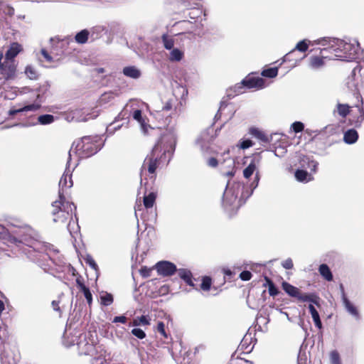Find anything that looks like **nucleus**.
<instances>
[{
    "label": "nucleus",
    "mask_w": 364,
    "mask_h": 364,
    "mask_svg": "<svg viewBox=\"0 0 364 364\" xmlns=\"http://www.w3.org/2000/svg\"><path fill=\"white\" fill-rule=\"evenodd\" d=\"M177 134L175 127H171L162 132L160 138L152 149L150 154L147 155L141 168V186L143 183V176L146 171L154 178L157 166L161 163H168L174 152Z\"/></svg>",
    "instance_id": "obj_1"
},
{
    "label": "nucleus",
    "mask_w": 364,
    "mask_h": 364,
    "mask_svg": "<svg viewBox=\"0 0 364 364\" xmlns=\"http://www.w3.org/2000/svg\"><path fill=\"white\" fill-rule=\"evenodd\" d=\"M314 43L323 46H329V51L334 53V58L341 60L350 61L356 59L360 50L356 40L346 42L343 40L323 38L315 41Z\"/></svg>",
    "instance_id": "obj_2"
},
{
    "label": "nucleus",
    "mask_w": 364,
    "mask_h": 364,
    "mask_svg": "<svg viewBox=\"0 0 364 364\" xmlns=\"http://www.w3.org/2000/svg\"><path fill=\"white\" fill-rule=\"evenodd\" d=\"M100 149L101 146L97 144V141L93 140L90 136H84L73 144L69 151L68 159L71 161L73 154L77 155L79 159L88 158L96 154Z\"/></svg>",
    "instance_id": "obj_3"
},
{
    "label": "nucleus",
    "mask_w": 364,
    "mask_h": 364,
    "mask_svg": "<svg viewBox=\"0 0 364 364\" xmlns=\"http://www.w3.org/2000/svg\"><path fill=\"white\" fill-rule=\"evenodd\" d=\"M22 252L31 260L41 263V260L49 259L53 263L60 266L61 261L53 259L48 253H45L46 246L39 241L32 240L28 244H23L21 247Z\"/></svg>",
    "instance_id": "obj_4"
},
{
    "label": "nucleus",
    "mask_w": 364,
    "mask_h": 364,
    "mask_svg": "<svg viewBox=\"0 0 364 364\" xmlns=\"http://www.w3.org/2000/svg\"><path fill=\"white\" fill-rule=\"evenodd\" d=\"M76 210L73 203L67 201L65 198H59L52 203L51 213L54 223L64 224L67 220L72 219Z\"/></svg>",
    "instance_id": "obj_5"
},
{
    "label": "nucleus",
    "mask_w": 364,
    "mask_h": 364,
    "mask_svg": "<svg viewBox=\"0 0 364 364\" xmlns=\"http://www.w3.org/2000/svg\"><path fill=\"white\" fill-rule=\"evenodd\" d=\"M51 49L49 53L46 49L41 50V54L47 63H53L59 60V56L63 54L64 47L69 43L68 39H59L58 38H51Z\"/></svg>",
    "instance_id": "obj_6"
},
{
    "label": "nucleus",
    "mask_w": 364,
    "mask_h": 364,
    "mask_svg": "<svg viewBox=\"0 0 364 364\" xmlns=\"http://www.w3.org/2000/svg\"><path fill=\"white\" fill-rule=\"evenodd\" d=\"M80 341L76 343L80 355H93L96 352L97 338L92 333L82 334Z\"/></svg>",
    "instance_id": "obj_7"
},
{
    "label": "nucleus",
    "mask_w": 364,
    "mask_h": 364,
    "mask_svg": "<svg viewBox=\"0 0 364 364\" xmlns=\"http://www.w3.org/2000/svg\"><path fill=\"white\" fill-rule=\"evenodd\" d=\"M364 84V64L358 65L353 68L351 75L348 77V87L355 92L358 96L360 95V91Z\"/></svg>",
    "instance_id": "obj_8"
},
{
    "label": "nucleus",
    "mask_w": 364,
    "mask_h": 364,
    "mask_svg": "<svg viewBox=\"0 0 364 364\" xmlns=\"http://www.w3.org/2000/svg\"><path fill=\"white\" fill-rule=\"evenodd\" d=\"M260 163L259 157H254L248 166L243 170V176L245 178H250L254 173H255L253 181L250 184V188L251 189L248 196H251L253 191L258 186L259 181L260 179L259 173L258 171V166Z\"/></svg>",
    "instance_id": "obj_9"
},
{
    "label": "nucleus",
    "mask_w": 364,
    "mask_h": 364,
    "mask_svg": "<svg viewBox=\"0 0 364 364\" xmlns=\"http://www.w3.org/2000/svg\"><path fill=\"white\" fill-rule=\"evenodd\" d=\"M75 166L76 165H75L73 167H70V160H68L65 170L59 182V198H65L64 196V193L65 192L66 189L73 186L72 172Z\"/></svg>",
    "instance_id": "obj_10"
},
{
    "label": "nucleus",
    "mask_w": 364,
    "mask_h": 364,
    "mask_svg": "<svg viewBox=\"0 0 364 364\" xmlns=\"http://www.w3.org/2000/svg\"><path fill=\"white\" fill-rule=\"evenodd\" d=\"M181 105V103L178 102L175 97L170 98L166 102L164 103L161 109L156 110L157 117H160L161 112H166L168 114V117L176 116L180 113V110H178V106Z\"/></svg>",
    "instance_id": "obj_11"
},
{
    "label": "nucleus",
    "mask_w": 364,
    "mask_h": 364,
    "mask_svg": "<svg viewBox=\"0 0 364 364\" xmlns=\"http://www.w3.org/2000/svg\"><path fill=\"white\" fill-rule=\"evenodd\" d=\"M156 269L159 274L165 277L173 275L177 271L176 265L168 261L157 262Z\"/></svg>",
    "instance_id": "obj_12"
},
{
    "label": "nucleus",
    "mask_w": 364,
    "mask_h": 364,
    "mask_svg": "<svg viewBox=\"0 0 364 364\" xmlns=\"http://www.w3.org/2000/svg\"><path fill=\"white\" fill-rule=\"evenodd\" d=\"M329 51V46L327 48H324L321 50V56H312L310 58V67L312 69H319L324 65V59L329 58L333 59V56H328L326 55V53Z\"/></svg>",
    "instance_id": "obj_13"
},
{
    "label": "nucleus",
    "mask_w": 364,
    "mask_h": 364,
    "mask_svg": "<svg viewBox=\"0 0 364 364\" xmlns=\"http://www.w3.org/2000/svg\"><path fill=\"white\" fill-rule=\"evenodd\" d=\"M247 88L262 89L265 86L264 80L259 77L247 76L241 82Z\"/></svg>",
    "instance_id": "obj_14"
},
{
    "label": "nucleus",
    "mask_w": 364,
    "mask_h": 364,
    "mask_svg": "<svg viewBox=\"0 0 364 364\" xmlns=\"http://www.w3.org/2000/svg\"><path fill=\"white\" fill-rule=\"evenodd\" d=\"M80 336L81 333L80 331L75 330L71 331L70 328L68 329L66 328L63 339V345L66 347L75 345V342H77V340L80 338Z\"/></svg>",
    "instance_id": "obj_15"
},
{
    "label": "nucleus",
    "mask_w": 364,
    "mask_h": 364,
    "mask_svg": "<svg viewBox=\"0 0 364 364\" xmlns=\"http://www.w3.org/2000/svg\"><path fill=\"white\" fill-rule=\"evenodd\" d=\"M70 114L72 116V120L76 122H86L96 117V115L89 113L85 109H75L72 110Z\"/></svg>",
    "instance_id": "obj_16"
},
{
    "label": "nucleus",
    "mask_w": 364,
    "mask_h": 364,
    "mask_svg": "<svg viewBox=\"0 0 364 364\" xmlns=\"http://www.w3.org/2000/svg\"><path fill=\"white\" fill-rule=\"evenodd\" d=\"M1 73L6 80L12 78L16 73V67L12 61L6 60L1 65Z\"/></svg>",
    "instance_id": "obj_17"
},
{
    "label": "nucleus",
    "mask_w": 364,
    "mask_h": 364,
    "mask_svg": "<svg viewBox=\"0 0 364 364\" xmlns=\"http://www.w3.org/2000/svg\"><path fill=\"white\" fill-rule=\"evenodd\" d=\"M340 287H341V292H342L343 303V305H344L346 309L353 316H354L356 318H359V313H358V309L352 303H350V301L346 296V294L344 292V289H343V287L342 284L341 285Z\"/></svg>",
    "instance_id": "obj_18"
},
{
    "label": "nucleus",
    "mask_w": 364,
    "mask_h": 364,
    "mask_svg": "<svg viewBox=\"0 0 364 364\" xmlns=\"http://www.w3.org/2000/svg\"><path fill=\"white\" fill-rule=\"evenodd\" d=\"M238 192V191H232L230 188V183H228L223 195V203L230 205L233 204L237 198Z\"/></svg>",
    "instance_id": "obj_19"
},
{
    "label": "nucleus",
    "mask_w": 364,
    "mask_h": 364,
    "mask_svg": "<svg viewBox=\"0 0 364 364\" xmlns=\"http://www.w3.org/2000/svg\"><path fill=\"white\" fill-rule=\"evenodd\" d=\"M21 50V44L16 42L12 43L5 54L6 60L11 61Z\"/></svg>",
    "instance_id": "obj_20"
},
{
    "label": "nucleus",
    "mask_w": 364,
    "mask_h": 364,
    "mask_svg": "<svg viewBox=\"0 0 364 364\" xmlns=\"http://www.w3.org/2000/svg\"><path fill=\"white\" fill-rule=\"evenodd\" d=\"M296 299L302 302H311V304H314L316 306H319V300L320 298L314 293L311 294H302L301 291H299V295L297 296Z\"/></svg>",
    "instance_id": "obj_21"
},
{
    "label": "nucleus",
    "mask_w": 364,
    "mask_h": 364,
    "mask_svg": "<svg viewBox=\"0 0 364 364\" xmlns=\"http://www.w3.org/2000/svg\"><path fill=\"white\" fill-rule=\"evenodd\" d=\"M178 4L179 6L187 10L202 9V4L197 0H180Z\"/></svg>",
    "instance_id": "obj_22"
},
{
    "label": "nucleus",
    "mask_w": 364,
    "mask_h": 364,
    "mask_svg": "<svg viewBox=\"0 0 364 364\" xmlns=\"http://www.w3.org/2000/svg\"><path fill=\"white\" fill-rule=\"evenodd\" d=\"M122 73L125 76L133 79L139 78L141 74L140 70L135 66L125 67L124 68Z\"/></svg>",
    "instance_id": "obj_23"
},
{
    "label": "nucleus",
    "mask_w": 364,
    "mask_h": 364,
    "mask_svg": "<svg viewBox=\"0 0 364 364\" xmlns=\"http://www.w3.org/2000/svg\"><path fill=\"white\" fill-rule=\"evenodd\" d=\"M358 134L353 129H348L344 133L343 141L348 144H352L357 141Z\"/></svg>",
    "instance_id": "obj_24"
},
{
    "label": "nucleus",
    "mask_w": 364,
    "mask_h": 364,
    "mask_svg": "<svg viewBox=\"0 0 364 364\" xmlns=\"http://www.w3.org/2000/svg\"><path fill=\"white\" fill-rule=\"evenodd\" d=\"M184 57V51L182 49L174 48L170 50L168 60L171 62H180Z\"/></svg>",
    "instance_id": "obj_25"
},
{
    "label": "nucleus",
    "mask_w": 364,
    "mask_h": 364,
    "mask_svg": "<svg viewBox=\"0 0 364 364\" xmlns=\"http://www.w3.org/2000/svg\"><path fill=\"white\" fill-rule=\"evenodd\" d=\"M68 230L71 237L75 239L80 232V227L78 225L77 218L74 220L72 218V219L69 220Z\"/></svg>",
    "instance_id": "obj_26"
},
{
    "label": "nucleus",
    "mask_w": 364,
    "mask_h": 364,
    "mask_svg": "<svg viewBox=\"0 0 364 364\" xmlns=\"http://www.w3.org/2000/svg\"><path fill=\"white\" fill-rule=\"evenodd\" d=\"M39 105L36 104H31L26 106H24L23 107L19 108V109H11L9 111V114L10 116H14L17 113H21L23 112H33L38 109Z\"/></svg>",
    "instance_id": "obj_27"
},
{
    "label": "nucleus",
    "mask_w": 364,
    "mask_h": 364,
    "mask_svg": "<svg viewBox=\"0 0 364 364\" xmlns=\"http://www.w3.org/2000/svg\"><path fill=\"white\" fill-rule=\"evenodd\" d=\"M309 310L310 311V314L311 315V317L313 318V321L314 322L315 326L318 328L321 329L322 328V323L320 319V316L318 314V312L314 306L313 304H310L308 306Z\"/></svg>",
    "instance_id": "obj_28"
},
{
    "label": "nucleus",
    "mask_w": 364,
    "mask_h": 364,
    "mask_svg": "<svg viewBox=\"0 0 364 364\" xmlns=\"http://www.w3.org/2000/svg\"><path fill=\"white\" fill-rule=\"evenodd\" d=\"M282 289L289 296L295 298L297 297L300 291L297 287L289 284L287 282H282Z\"/></svg>",
    "instance_id": "obj_29"
},
{
    "label": "nucleus",
    "mask_w": 364,
    "mask_h": 364,
    "mask_svg": "<svg viewBox=\"0 0 364 364\" xmlns=\"http://www.w3.org/2000/svg\"><path fill=\"white\" fill-rule=\"evenodd\" d=\"M179 277L186 282L189 286L193 287V282L192 280V274L190 270L186 269H179L178 270Z\"/></svg>",
    "instance_id": "obj_30"
},
{
    "label": "nucleus",
    "mask_w": 364,
    "mask_h": 364,
    "mask_svg": "<svg viewBox=\"0 0 364 364\" xmlns=\"http://www.w3.org/2000/svg\"><path fill=\"white\" fill-rule=\"evenodd\" d=\"M310 43V41L304 39L301 41H299L296 45L294 50H292L290 53H289L287 55L284 56V61L288 60L289 55L293 53L295 50H297L300 52H305L308 50L309 48V43Z\"/></svg>",
    "instance_id": "obj_31"
},
{
    "label": "nucleus",
    "mask_w": 364,
    "mask_h": 364,
    "mask_svg": "<svg viewBox=\"0 0 364 364\" xmlns=\"http://www.w3.org/2000/svg\"><path fill=\"white\" fill-rule=\"evenodd\" d=\"M161 42L165 49L171 50L174 48V39L168 34H163L161 36Z\"/></svg>",
    "instance_id": "obj_32"
},
{
    "label": "nucleus",
    "mask_w": 364,
    "mask_h": 364,
    "mask_svg": "<svg viewBox=\"0 0 364 364\" xmlns=\"http://www.w3.org/2000/svg\"><path fill=\"white\" fill-rule=\"evenodd\" d=\"M295 177L300 182H308L312 180V176L306 171L298 169L295 172Z\"/></svg>",
    "instance_id": "obj_33"
},
{
    "label": "nucleus",
    "mask_w": 364,
    "mask_h": 364,
    "mask_svg": "<svg viewBox=\"0 0 364 364\" xmlns=\"http://www.w3.org/2000/svg\"><path fill=\"white\" fill-rule=\"evenodd\" d=\"M318 271L320 274L327 281L330 282L333 279V274L329 267L326 264L319 266Z\"/></svg>",
    "instance_id": "obj_34"
},
{
    "label": "nucleus",
    "mask_w": 364,
    "mask_h": 364,
    "mask_svg": "<svg viewBox=\"0 0 364 364\" xmlns=\"http://www.w3.org/2000/svg\"><path fill=\"white\" fill-rule=\"evenodd\" d=\"M156 198V193L155 192H151L148 195L144 196V205L146 208H152L155 203Z\"/></svg>",
    "instance_id": "obj_35"
},
{
    "label": "nucleus",
    "mask_w": 364,
    "mask_h": 364,
    "mask_svg": "<svg viewBox=\"0 0 364 364\" xmlns=\"http://www.w3.org/2000/svg\"><path fill=\"white\" fill-rule=\"evenodd\" d=\"M249 133L254 136L255 137L257 138L258 139L267 142L268 141V138L267 135L261 130H259L257 128L252 127L249 130Z\"/></svg>",
    "instance_id": "obj_36"
},
{
    "label": "nucleus",
    "mask_w": 364,
    "mask_h": 364,
    "mask_svg": "<svg viewBox=\"0 0 364 364\" xmlns=\"http://www.w3.org/2000/svg\"><path fill=\"white\" fill-rule=\"evenodd\" d=\"M89 34L90 32L87 30H82L75 35V39L78 43H85L87 41Z\"/></svg>",
    "instance_id": "obj_37"
},
{
    "label": "nucleus",
    "mask_w": 364,
    "mask_h": 364,
    "mask_svg": "<svg viewBox=\"0 0 364 364\" xmlns=\"http://www.w3.org/2000/svg\"><path fill=\"white\" fill-rule=\"evenodd\" d=\"M133 118L136 120L141 125L144 132H146V123L141 116V111L139 109H134L132 113Z\"/></svg>",
    "instance_id": "obj_38"
},
{
    "label": "nucleus",
    "mask_w": 364,
    "mask_h": 364,
    "mask_svg": "<svg viewBox=\"0 0 364 364\" xmlns=\"http://www.w3.org/2000/svg\"><path fill=\"white\" fill-rule=\"evenodd\" d=\"M350 107L347 104H340L337 105V111L340 116L342 117H346L350 112Z\"/></svg>",
    "instance_id": "obj_39"
},
{
    "label": "nucleus",
    "mask_w": 364,
    "mask_h": 364,
    "mask_svg": "<svg viewBox=\"0 0 364 364\" xmlns=\"http://www.w3.org/2000/svg\"><path fill=\"white\" fill-rule=\"evenodd\" d=\"M101 304L104 306H109L113 302V296L111 294L102 292L100 294Z\"/></svg>",
    "instance_id": "obj_40"
},
{
    "label": "nucleus",
    "mask_w": 364,
    "mask_h": 364,
    "mask_svg": "<svg viewBox=\"0 0 364 364\" xmlns=\"http://www.w3.org/2000/svg\"><path fill=\"white\" fill-rule=\"evenodd\" d=\"M212 139H209L208 134L207 132H203L200 135V136L197 139V144H199L201 147V149H204L205 146V143H210Z\"/></svg>",
    "instance_id": "obj_41"
},
{
    "label": "nucleus",
    "mask_w": 364,
    "mask_h": 364,
    "mask_svg": "<svg viewBox=\"0 0 364 364\" xmlns=\"http://www.w3.org/2000/svg\"><path fill=\"white\" fill-rule=\"evenodd\" d=\"M38 121L41 124H49L53 122L54 117L51 114L41 115L38 117Z\"/></svg>",
    "instance_id": "obj_42"
},
{
    "label": "nucleus",
    "mask_w": 364,
    "mask_h": 364,
    "mask_svg": "<svg viewBox=\"0 0 364 364\" xmlns=\"http://www.w3.org/2000/svg\"><path fill=\"white\" fill-rule=\"evenodd\" d=\"M278 74V68H270L266 70H264L262 72V75L266 77H274Z\"/></svg>",
    "instance_id": "obj_43"
},
{
    "label": "nucleus",
    "mask_w": 364,
    "mask_h": 364,
    "mask_svg": "<svg viewBox=\"0 0 364 364\" xmlns=\"http://www.w3.org/2000/svg\"><path fill=\"white\" fill-rule=\"evenodd\" d=\"M105 31H106V28L104 26H96L91 29V36L97 38Z\"/></svg>",
    "instance_id": "obj_44"
},
{
    "label": "nucleus",
    "mask_w": 364,
    "mask_h": 364,
    "mask_svg": "<svg viewBox=\"0 0 364 364\" xmlns=\"http://www.w3.org/2000/svg\"><path fill=\"white\" fill-rule=\"evenodd\" d=\"M115 96H116V94H114L112 92H105L101 95V97L100 98V102L101 104L107 103V102H110L111 100H112L115 97Z\"/></svg>",
    "instance_id": "obj_45"
},
{
    "label": "nucleus",
    "mask_w": 364,
    "mask_h": 364,
    "mask_svg": "<svg viewBox=\"0 0 364 364\" xmlns=\"http://www.w3.org/2000/svg\"><path fill=\"white\" fill-rule=\"evenodd\" d=\"M148 326L149 325V320L145 316H141L140 317H137L133 321V326Z\"/></svg>",
    "instance_id": "obj_46"
},
{
    "label": "nucleus",
    "mask_w": 364,
    "mask_h": 364,
    "mask_svg": "<svg viewBox=\"0 0 364 364\" xmlns=\"http://www.w3.org/2000/svg\"><path fill=\"white\" fill-rule=\"evenodd\" d=\"M301 161L303 163H307L308 165H307V167L309 168H310L313 172H316V168H317V166H318V163L314 160H310L309 158H308L307 156H304Z\"/></svg>",
    "instance_id": "obj_47"
},
{
    "label": "nucleus",
    "mask_w": 364,
    "mask_h": 364,
    "mask_svg": "<svg viewBox=\"0 0 364 364\" xmlns=\"http://www.w3.org/2000/svg\"><path fill=\"white\" fill-rule=\"evenodd\" d=\"M25 73L31 80H35L38 77L36 70L32 66H27L25 70Z\"/></svg>",
    "instance_id": "obj_48"
},
{
    "label": "nucleus",
    "mask_w": 364,
    "mask_h": 364,
    "mask_svg": "<svg viewBox=\"0 0 364 364\" xmlns=\"http://www.w3.org/2000/svg\"><path fill=\"white\" fill-rule=\"evenodd\" d=\"M253 146V142L250 139L241 140L237 144V146L241 149H247Z\"/></svg>",
    "instance_id": "obj_49"
},
{
    "label": "nucleus",
    "mask_w": 364,
    "mask_h": 364,
    "mask_svg": "<svg viewBox=\"0 0 364 364\" xmlns=\"http://www.w3.org/2000/svg\"><path fill=\"white\" fill-rule=\"evenodd\" d=\"M330 359L331 364H341L340 356L337 351L333 350L330 354Z\"/></svg>",
    "instance_id": "obj_50"
},
{
    "label": "nucleus",
    "mask_w": 364,
    "mask_h": 364,
    "mask_svg": "<svg viewBox=\"0 0 364 364\" xmlns=\"http://www.w3.org/2000/svg\"><path fill=\"white\" fill-rule=\"evenodd\" d=\"M211 279L209 277H204L200 284V288L204 291H208L210 289Z\"/></svg>",
    "instance_id": "obj_51"
},
{
    "label": "nucleus",
    "mask_w": 364,
    "mask_h": 364,
    "mask_svg": "<svg viewBox=\"0 0 364 364\" xmlns=\"http://www.w3.org/2000/svg\"><path fill=\"white\" fill-rule=\"evenodd\" d=\"M80 291H82L88 304H91V303L92 301V294H91L89 288L85 287H83L82 289H81Z\"/></svg>",
    "instance_id": "obj_52"
},
{
    "label": "nucleus",
    "mask_w": 364,
    "mask_h": 364,
    "mask_svg": "<svg viewBox=\"0 0 364 364\" xmlns=\"http://www.w3.org/2000/svg\"><path fill=\"white\" fill-rule=\"evenodd\" d=\"M132 333L134 336H136V338H138L139 339H143L146 337L145 332L143 330H141V328H133L132 330Z\"/></svg>",
    "instance_id": "obj_53"
},
{
    "label": "nucleus",
    "mask_w": 364,
    "mask_h": 364,
    "mask_svg": "<svg viewBox=\"0 0 364 364\" xmlns=\"http://www.w3.org/2000/svg\"><path fill=\"white\" fill-rule=\"evenodd\" d=\"M287 153V149L284 146H279L275 148L274 154L276 156L282 157Z\"/></svg>",
    "instance_id": "obj_54"
},
{
    "label": "nucleus",
    "mask_w": 364,
    "mask_h": 364,
    "mask_svg": "<svg viewBox=\"0 0 364 364\" xmlns=\"http://www.w3.org/2000/svg\"><path fill=\"white\" fill-rule=\"evenodd\" d=\"M191 11L188 13V16L191 19H196L199 17L203 13L202 9H198L194 10H190Z\"/></svg>",
    "instance_id": "obj_55"
},
{
    "label": "nucleus",
    "mask_w": 364,
    "mask_h": 364,
    "mask_svg": "<svg viewBox=\"0 0 364 364\" xmlns=\"http://www.w3.org/2000/svg\"><path fill=\"white\" fill-rule=\"evenodd\" d=\"M115 122L110 124L107 127V133L108 134H113L117 130H118L121 127L122 125H115Z\"/></svg>",
    "instance_id": "obj_56"
},
{
    "label": "nucleus",
    "mask_w": 364,
    "mask_h": 364,
    "mask_svg": "<svg viewBox=\"0 0 364 364\" xmlns=\"http://www.w3.org/2000/svg\"><path fill=\"white\" fill-rule=\"evenodd\" d=\"M291 127L296 133H298L303 131L304 125L302 122H295L292 124Z\"/></svg>",
    "instance_id": "obj_57"
},
{
    "label": "nucleus",
    "mask_w": 364,
    "mask_h": 364,
    "mask_svg": "<svg viewBox=\"0 0 364 364\" xmlns=\"http://www.w3.org/2000/svg\"><path fill=\"white\" fill-rule=\"evenodd\" d=\"M360 115L358 117L357 121L355 122V126L360 127L363 122L364 121V110L363 108L359 109Z\"/></svg>",
    "instance_id": "obj_58"
},
{
    "label": "nucleus",
    "mask_w": 364,
    "mask_h": 364,
    "mask_svg": "<svg viewBox=\"0 0 364 364\" xmlns=\"http://www.w3.org/2000/svg\"><path fill=\"white\" fill-rule=\"evenodd\" d=\"M157 331L159 332L164 337L167 338L166 333L165 331V325L163 322L160 321L157 324Z\"/></svg>",
    "instance_id": "obj_59"
},
{
    "label": "nucleus",
    "mask_w": 364,
    "mask_h": 364,
    "mask_svg": "<svg viewBox=\"0 0 364 364\" xmlns=\"http://www.w3.org/2000/svg\"><path fill=\"white\" fill-rule=\"evenodd\" d=\"M282 267L286 269H291L293 268V262L292 259L290 258H288L282 262Z\"/></svg>",
    "instance_id": "obj_60"
},
{
    "label": "nucleus",
    "mask_w": 364,
    "mask_h": 364,
    "mask_svg": "<svg viewBox=\"0 0 364 364\" xmlns=\"http://www.w3.org/2000/svg\"><path fill=\"white\" fill-rule=\"evenodd\" d=\"M252 277V274L249 271H243L240 274V278L243 281H249Z\"/></svg>",
    "instance_id": "obj_61"
},
{
    "label": "nucleus",
    "mask_w": 364,
    "mask_h": 364,
    "mask_svg": "<svg viewBox=\"0 0 364 364\" xmlns=\"http://www.w3.org/2000/svg\"><path fill=\"white\" fill-rule=\"evenodd\" d=\"M86 262L95 270L97 269V264L90 256H88L86 259Z\"/></svg>",
    "instance_id": "obj_62"
},
{
    "label": "nucleus",
    "mask_w": 364,
    "mask_h": 364,
    "mask_svg": "<svg viewBox=\"0 0 364 364\" xmlns=\"http://www.w3.org/2000/svg\"><path fill=\"white\" fill-rule=\"evenodd\" d=\"M127 317L124 316H115L113 319L114 323H125L127 322Z\"/></svg>",
    "instance_id": "obj_63"
},
{
    "label": "nucleus",
    "mask_w": 364,
    "mask_h": 364,
    "mask_svg": "<svg viewBox=\"0 0 364 364\" xmlns=\"http://www.w3.org/2000/svg\"><path fill=\"white\" fill-rule=\"evenodd\" d=\"M218 161L215 158H210L208 160V165L210 167H216L218 166Z\"/></svg>",
    "instance_id": "obj_64"
}]
</instances>
